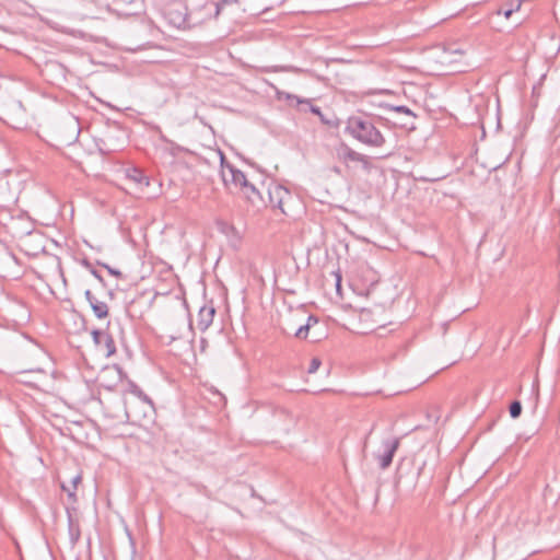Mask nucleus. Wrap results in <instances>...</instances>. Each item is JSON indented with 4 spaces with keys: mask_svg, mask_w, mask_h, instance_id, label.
<instances>
[{
    "mask_svg": "<svg viewBox=\"0 0 560 560\" xmlns=\"http://www.w3.org/2000/svg\"><path fill=\"white\" fill-rule=\"evenodd\" d=\"M382 120L380 116L353 115L347 119L346 132L357 141L371 148H381L386 139L381 132L377 124Z\"/></svg>",
    "mask_w": 560,
    "mask_h": 560,
    "instance_id": "f257e3e1",
    "label": "nucleus"
},
{
    "mask_svg": "<svg viewBox=\"0 0 560 560\" xmlns=\"http://www.w3.org/2000/svg\"><path fill=\"white\" fill-rule=\"evenodd\" d=\"M188 5V27L197 26L220 13V3L209 0H186Z\"/></svg>",
    "mask_w": 560,
    "mask_h": 560,
    "instance_id": "f03ea898",
    "label": "nucleus"
},
{
    "mask_svg": "<svg viewBox=\"0 0 560 560\" xmlns=\"http://www.w3.org/2000/svg\"><path fill=\"white\" fill-rule=\"evenodd\" d=\"M164 19L167 23L176 28L188 27V5L183 0H172L166 3L162 10Z\"/></svg>",
    "mask_w": 560,
    "mask_h": 560,
    "instance_id": "7ed1b4c3",
    "label": "nucleus"
},
{
    "mask_svg": "<svg viewBox=\"0 0 560 560\" xmlns=\"http://www.w3.org/2000/svg\"><path fill=\"white\" fill-rule=\"evenodd\" d=\"M221 161V177L230 191H240L247 183L246 175L234 165L226 163L222 152H219Z\"/></svg>",
    "mask_w": 560,
    "mask_h": 560,
    "instance_id": "20e7f679",
    "label": "nucleus"
},
{
    "mask_svg": "<svg viewBox=\"0 0 560 560\" xmlns=\"http://www.w3.org/2000/svg\"><path fill=\"white\" fill-rule=\"evenodd\" d=\"M291 200V192L283 186L270 185L268 187V202L272 209H278L281 213L289 215L287 206Z\"/></svg>",
    "mask_w": 560,
    "mask_h": 560,
    "instance_id": "39448f33",
    "label": "nucleus"
},
{
    "mask_svg": "<svg viewBox=\"0 0 560 560\" xmlns=\"http://www.w3.org/2000/svg\"><path fill=\"white\" fill-rule=\"evenodd\" d=\"M112 10L122 18L139 15L144 10L143 0H113Z\"/></svg>",
    "mask_w": 560,
    "mask_h": 560,
    "instance_id": "423d86ee",
    "label": "nucleus"
},
{
    "mask_svg": "<svg viewBox=\"0 0 560 560\" xmlns=\"http://www.w3.org/2000/svg\"><path fill=\"white\" fill-rule=\"evenodd\" d=\"M400 445V438H393L389 440H384L382 442V446L384 447V453H376L375 458L378 462L381 469H386L390 466L393 462V457Z\"/></svg>",
    "mask_w": 560,
    "mask_h": 560,
    "instance_id": "0eeeda50",
    "label": "nucleus"
},
{
    "mask_svg": "<svg viewBox=\"0 0 560 560\" xmlns=\"http://www.w3.org/2000/svg\"><path fill=\"white\" fill-rule=\"evenodd\" d=\"M93 341L96 347L106 355L110 357L116 352L113 337L105 330L95 329L92 331Z\"/></svg>",
    "mask_w": 560,
    "mask_h": 560,
    "instance_id": "6e6552de",
    "label": "nucleus"
},
{
    "mask_svg": "<svg viewBox=\"0 0 560 560\" xmlns=\"http://www.w3.org/2000/svg\"><path fill=\"white\" fill-rule=\"evenodd\" d=\"M337 156L343 163H347V162L361 163L365 170H369L371 166L369 156L354 151L353 149H351L350 147H348L346 144H342L340 147V149L337 150Z\"/></svg>",
    "mask_w": 560,
    "mask_h": 560,
    "instance_id": "1a4fd4ad",
    "label": "nucleus"
},
{
    "mask_svg": "<svg viewBox=\"0 0 560 560\" xmlns=\"http://www.w3.org/2000/svg\"><path fill=\"white\" fill-rule=\"evenodd\" d=\"M215 315V308L212 304H208L202 306L197 316V327L199 330H207L210 325L213 323V318Z\"/></svg>",
    "mask_w": 560,
    "mask_h": 560,
    "instance_id": "9d476101",
    "label": "nucleus"
},
{
    "mask_svg": "<svg viewBox=\"0 0 560 560\" xmlns=\"http://www.w3.org/2000/svg\"><path fill=\"white\" fill-rule=\"evenodd\" d=\"M126 178L132 183L136 188L142 192L150 185V179L143 172L137 167L126 170Z\"/></svg>",
    "mask_w": 560,
    "mask_h": 560,
    "instance_id": "9b49d317",
    "label": "nucleus"
},
{
    "mask_svg": "<svg viewBox=\"0 0 560 560\" xmlns=\"http://www.w3.org/2000/svg\"><path fill=\"white\" fill-rule=\"evenodd\" d=\"M238 192H241L254 207L259 208L266 205L260 190L249 182Z\"/></svg>",
    "mask_w": 560,
    "mask_h": 560,
    "instance_id": "f8f14e48",
    "label": "nucleus"
},
{
    "mask_svg": "<svg viewBox=\"0 0 560 560\" xmlns=\"http://www.w3.org/2000/svg\"><path fill=\"white\" fill-rule=\"evenodd\" d=\"M85 298L88 302L90 303L94 315L97 318H105L108 315V306L105 302L98 301L90 290L85 291Z\"/></svg>",
    "mask_w": 560,
    "mask_h": 560,
    "instance_id": "ddd939ff",
    "label": "nucleus"
},
{
    "mask_svg": "<svg viewBox=\"0 0 560 560\" xmlns=\"http://www.w3.org/2000/svg\"><path fill=\"white\" fill-rule=\"evenodd\" d=\"M316 325H318V318L315 317L314 315H310L306 318L305 324H302L299 326V328H296V330L294 331V336L298 339L305 340L308 338L310 330Z\"/></svg>",
    "mask_w": 560,
    "mask_h": 560,
    "instance_id": "4468645a",
    "label": "nucleus"
},
{
    "mask_svg": "<svg viewBox=\"0 0 560 560\" xmlns=\"http://www.w3.org/2000/svg\"><path fill=\"white\" fill-rule=\"evenodd\" d=\"M359 318L361 323L365 324V329H374L384 325L381 320L374 318L373 312L369 308L361 310Z\"/></svg>",
    "mask_w": 560,
    "mask_h": 560,
    "instance_id": "2eb2a0df",
    "label": "nucleus"
},
{
    "mask_svg": "<svg viewBox=\"0 0 560 560\" xmlns=\"http://www.w3.org/2000/svg\"><path fill=\"white\" fill-rule=\"evenodd\" d=\"M82 480V476L81 474H77L75 476H73L71 479H70V485H66V482H61V488L63 491H66L68 493V497L69 499L72 501V502H75L77 501V497H75V490H77V487L78 485L81 482Z\"/></svg>",
    "mask_w": 560,
    "mask_h": 560,
    "instance_id": "dca6fc26",
    "label": "nucleus"
},
{
    "mask_svg": "<svg viewBox=\"0 0 560 560\" xmlns=\"http://www.w3.org/2000/svg\"><path fill=\"white\" fill-rule=\"evenodd\" d=\"M285 98L290 102L291 105L293 103L296 105H306L313 114L319 116L323 119L320 108L318 106H314L308 100H301L299 96L292 94H285Z\"/></svg>",
    "mask_w": 560,
    "mask_h": 560,
    "instance_id": "f3484780",
    "label": "nucleus"
},
{
    "mask_svg": "<svg viewBox=\"0 0 560 560\" xmlns=\"http://www.w3.org/2000/svg\"><path fill=\"white\" fill-rule=\"evenodd\" d=\"M389 109L393 112L399 113V114H404L405 116H407L410 119L416 118V114L407 106H402V105L401 106H390ZM400 126L404 128H410V129L415 128L412 120L400 122Z\"/></svg>",
    "mask_w": 560,
    "mask_h": 560,
    "instance_id": "a211bd4d",
    "label": "nucleus"
},
{
    "mask_svg": "<svg viewBox=\"0 0 560 560\" xmlns=\"http://www.w3.org/2000/svg\"><path fill=\"white\" fill-rule=\"evenodd\" d=\"M68 527H69L70 542L72 546H74L80 539L81 532H80L79 523L75 520H73V517L71 515H69V518H68Z\"/></svg>",
    "mask_w": 560,
    "mask_h": 560,
    "instance_id": "6ab92c4d",
    "label": "nucleus"
},
{
    "mask_svg": "<svg viewBox=\"0 0 560 560\" xmlns=\"http://www.w3.org/2000/svg\"><path fill=\"white\" fill-rule=\"evenodd\" d=\"M520 8H521L520 1L515 5H513V3L504 4L498 9L497 14L503 15L506 19H509L513 14V12L518 11Z\"/></svg>",
    "mask_w": 560,
    "mask_h": 560,
    "instance_id": "aec40b11",
    "label": "nucleus"
},
{
    "mask_svg": "<svg viewBox=\"0 0 560 560\" xmlns=\"http://www.w3.org/2000/svg\"><path fill=\"white\" fill-rule=\"evenodd\" d=\"M131 393L137 396L139 399H141L142 401L149 404L150 406H152V401L151 399L135 384H131Z\"/></svg>",
    "mask_w": 560,
    "mask_h": 560,
    "instance_id": "412c9836",
    "label": "nucleus"
},
{
    "mask_svg": "<svg viewBox=\"0 0 560 560\" xmlns=\"http://www.w3.org/2000/svg\"><path fill=\"white\" fill-rule=\"evenodd\" d=\"M509 411H510V416L513 419L518 418L521 416V413H522V405H521V402L518 400L512 401L511 405H510Z\"/></svg>",
    "mask_w": 560,
    "mask_h": 560,
    "instance_id": "4be33fe9",
    "label": "nucleus"
},
{
    "mask_svg": "<svg viewBox=\"0 0 560 560\" xmlns=\"http://www.w3.org/2000/svg\"><path fill=\"white\" fill-rule=\"evenodd\" d=\"M320 364H322L320 359H318V358H313V359L311 360V363H310V366H308L307 372H308L310 374L315 373V372L319 369Z\"/></svg>",
    "mask_w": 560,
    "mask_h": 560,
    "instance_id": "5701e85b",
    "label": "nucleus"
},
{
    "mask_svg": "<svg viewBox=\"0 0 560 560\" xmlns=\"http://www.w3.org/2000/svg\"><path fill=\"white\" fill-rule=\"evenodd\" d=\"M102 266L105 267L110 275L116 276V277H121V272L119 270L114 269V268H112V267H109L108 265H105V264H103Z\"/></svg>",
    "mask_w": 560,
    "mask_h": 560,
    "instance_id": "b1692460",
    "label": "nucleus"
},
{
    "mask_svg": "<svg viewBox=\"0 0 560 560\" xmlns=\"http://www.w3.org/2000/svg\"><path fill=\"white\" fill-rule=\"evenodd\" d=\"M69 122H70V125L72 127L73 133L78 135V122L74 119H72V118H70Z\"/></svg>",
    "mask_w": 560,
    "mask_h": 560,
    "instance_id": "393cba45",
    "label": "nucleus"
},
{
    "mask_svg": "<svg viewBox=\"0 0 560 560\" xmlns=\"http://www.w3.org/2000/svg\"><path fill=\"white\" fill-rule=\"evenodd\" d=\"M91 272H92V275H93L96 279H98L101 282H103V278H102V276L98 273V271H97V270H95V269L91 268Z\"/></svg>",
    "mask_w": 560,
    "mask_h": 560,
    "instance_id": "a878e982",
    "label": "nucleus"
},
{
    "mask_svg": "<svg viewBox=\"0 0 560 560\" xmlns=\"http://www.w3.org/2000/svg\"><path fill=\"white\" fill-rule=\"evenodd\" d=\"M340 281H341V277L339 275H337L336 276V287L338 290L340 289Z\"/></svg>",
    "mask_w": 560,
    "mask_h": 560,
    "instance_id": "bb28decb",
    "label": "nucleus"
},
{
    "mask_svg": "<svg viewBox=\"0 0 560 560\" xmlns=\"http://www.w3.org/2000/svg\"><path fill=\"white\" fill-rule=\"evenodd\" d=\"M374 427H375V425H372V428H371V430H370L369 434L366 435L365 441H364V446H365V445H366V443H368V439H369L370 434L374 431Z\"/></svg>",
    "mask_w": 560,
    "mask_h": 560,
    "instance_id": "cd10ccee",
    "label": "nucleus"
},
{
    "mask_svg": "<svg viewBox=\"0 0 560 560\" xmlns=\"http://www.w3.org/2000/svg\"><path fill=\"white\" fill-rule=\"evenodd\" d=\"M319 339H320V338H319V335H317V334H314V335L312 336V341H314V342L318 341Z\"/></svg>",
    "mask_w": 560,
    "mask_h": 560,
    "instance_id": "c85d7f7f",
    "label": "nucleus"
},
{
    "mask_svg": "<svg viewBox=\"0 0 560 560\" xmlns=\"http://www.w3.org/2000/svg\"><path fill=\"white\" fill-rule=\"evenodd\" d=\"M218 395L220 396V400H222V401H223V404H225V398H224V396H222L220 393H218Z\"/></svg>",
    "mask_w": 560,
    "mask_h": 560,
    "instance_id": "c756f323",
    "label": "nucleus"
},
{
    "mask_svg": "<svg viewBox=\"0 0 560 560\" xmlns=\"http://www.w3.org/2000/svg\"><path fill=\"white\" fill-rule=\"evenodd\" d=\"M84 264H85L86 267L91 268L90 262L85 261Z\"/></svg>",
    "mask_w": 560,
    "mask_h": 560,
    "instance_id": "7c9ffc66",
    "label": "nucleus"
}]
</instances>
